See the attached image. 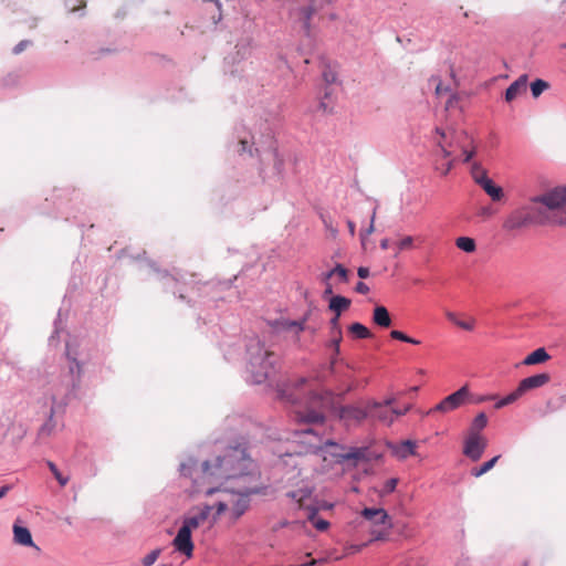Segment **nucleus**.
<instances>
[{
  "label": "nucleus",
  "instance_id": "obj_6",
  "mask_svg": "<svg viewBox=\"0 0 566 566\" xmlns=\"http://www.w3.org/2000/svg\"><path fill=\"white\" fill-rule=\"evenodd\" d=\"M314 488L308 483H302V485L295 490H291L286 493V496L297 503L300 509L308 511V520L313 523L314 527L321 532L326 531L329 523L322 518H316L318 506L316 501L313 499Z\"/></svg>",
  "mask_w": 566,
  "mask_h": 566
},
{
  "label": "nucleus",
  "instance_id": "obj_44",
  "mask_svg": "<svg viewBox=\"0 0 566 566\" xmlns=\"http://www.w3.org/2000/svg\"><path fill=\"white\" fill-rule=\"evenodd\" d=\"M31 44V41L29 40H22L20 41L14 48H13V53L14 54H20L22 53L29 45Z\"/></svg>",
  "mask_w": 566,
  "mask_h": 566
},
{
  "label": "nucleus",
  "instance_id": "obj_28",
  "mask_svg": "<svg viewBox=\"0 0 566 566\" xmlns=\"http://www.w3.org/2000/svg\"><path fill=\"white\" fill-rule=\"evenodd\" d=\"M349 332L350 334H353L356 338H360V339H364V338H369L371 337V333L370 331L364 326L363 324L360 323H353L350 326H349Z\"/></svg>",
  "mask_w": 566,
  "mask_h": 566
},
{
  "label": "nucleus",
  "instance_id": "obj_42",
  "mask_svg": "<svg viewBox=\"0 0 566 566\" xmlns=\"http://www.w3.org/2000/svg\"><path fill=\"white\" fill-rule=\"evenodd\" d=\"M333 272H335V275H337L340 280L347 281V273H348V271L342 264H337L333 269Z\"/></svg>",
  "mask_w": 566,
  "mask_h": 566
},
{
  "label": "nucleus",
  "instance_id": "obj_15",
  "mask_svg": "<svg viewBox=\"0 0 566 566\" xmlns=\"http://www.w3.org/2000/svg\"><path fill=\"white\" fill-rule=\"evenodd\" d=\"M212 510L213 506L203 505L192 515L186 516L181 526L187 527L192 533L208 520Z\"/></svg>",
  "mask_w": 566,
  "mask_h": 566
},
{
  "label": "nucleus",
  "instance_id": "obj_52",
  "mask_svg": "<svg viewBox=\"0 0 566 566\" xmlns=\"http://www.w3.org/2000/svg\"><path fill=\"white\" fill-rule=\"evenodd\" d=\"M373 232H374V217L371 218V223H370L369 228H367V229L365 230V232H364V233H361V237H363V238H364V237H367V235L371 234Z\"/></svg>",
  "mask_w": 566,
  "mask_h": 566
},
{
  "label": "nucleus",
  "instance_id": "obj_45",
  "mask_svg": "<svg viewBox=\"0 0 566 566\" xmlns=\"http://www.w3.org/2000/svg\"><path fill=\"white\" fill-rule=\"evenodd\" d=\"M302 13L305 18V24L307 25V22L312 18V15L315 13V9L313 7H305L302 9Z\"/></svg>",
  "mask_w": 566,
  "mask_h": 566
},
{
  "label": "nucleus",
  "instance_id": "obj_3",
  "mask_svg": "<svg viewBox=\"0 0 566 566\" xmlns=\"http://www.w3.org/2000/svg\"><path fill=\"white\" fill-rule=\"evenodd\" d=\"M254 492L247 486L239 488L237 491L227 488H208L205 493L208 496H216L214 501L208 504L216 511L212 516L213 522L224 513H229L230 520L237 522L249 509V495Z\"/></svg>",
  "mask_w": 566,
  "mask_h": 566
},
{
  "label": "nucleus",
  "instance_id": "obj_9",
  "mask_svg": "<svg viewBox=\"0 0 566 566\" xmlns=\"http://www.w3.org/2000/svg\"><path fill=\"white\" fill-rule=\"evenodd\" d=\"M361 516L379 527L373 531L375 539H384L391 528V520L384 509L366 507L361 511Z\"/></svg>",
  "mask_w": 566,
  "mask_h": 566
},
{
  "label": "nucleus",
  "instance_id": "obj_61",
  "mask_svg": "<svg viewBox=\"0 0 566 566\" xmlns=\"http://www.w3.org/2000/svg\"><path fill=\"white\" fill-rule=\"evenodd\" d=\"M457 99H458L457 95H451L449 101L447 102V108L451 107L453 102Z\"/></svg>",
  "mask_w": 566,
  "mask_h": 566
},
{
  "label": "nucleus",
  "instance_id": "obj_30",
  "mask_svg": "<svg viewBox=\"0 0 566 566\" xmlns=\"http://www.w3.org/2000/svg\"><path fill=\"white\" fill-rule=\"evenodd\" d=\"M548 83L544 80H536L531 84V91L534 98H537L545 90L548 88Z\"/></svg>",
  "mask_w": 566,
  "mask_h": 566
},
{
  "label": "nucleus",
  "instance_id": "obj_27",
  "mask_svg": "<svg viewBox=\"0 0 566 566\" xmlns=\"http://www.w3.org/2000/svg\"><path fill=\"white\" fill-rule=\"evenodd\" d=\"M455 245L458 249L467 252V253H473L476 250V244L474 239L469 237H459L455 240Z\"/></svg>",
  "mask_w": 566,
  "mask_h": 566
},
{
  "label": "nucleus",
  "instance_id": "obj_40",
  "mask_svg": "<svg viewBox=\"0 0 566 566\" xmlns=\"http://www.w3.org/2000/svg\"><path fill=\"white\" fill-rule=\"evenodd\" d=\"M412 243H413V239H412V237H410V235L405 237L402 240H400V241L397 243L398 251H397L396 255H397L400 251H402V250L410 249V248L412 247Z\"/></svg>",
  "mask_w": 566,
  "mask_h": 566
},
{
  "label": "nucleus",
  "instance_id": "obj_13",
  "mask_svg": "<svg viewBox=\"0 0 566 566\" xmlns=\"http://www.w3.org/2000/svg\"><path fill=\"white\" fill-rule=\"evenodd\" d=\"M369 417V402L365 408L358 406H346L339 411V418L347 423H359Z\"/></svg>",
  "mask_w": 566,
  "mask_h": 566
},
{
  "label": "nucleus",
  "instance_id": "obj_1",
  "mask_svg": "<svg viewBox=\"0 0 566 566\" xmlns=\"http://www.w3.org/2000/svg\"><path fill=\"white\" fill-rule=\"evenodd\" d=\"M566 226V191L552 189L535 197L526 206L513 210L504 220L507 231L520 230L531 226Z\"/></svg>",
  "mask_w": 566,
  "mask_h": 566
},
{
  "label": "nucleus",
  "instance_id": "obj_19",
  "mask_svg": "<svg viewBox=\"0 0 566 566\" xmlns=\"http://www.w3.org/2000/svg\"><path fill=\"white\" fill-rule=\"evenodd\" d=\"M373 322L382 328H388L391 325V317L388 310L382 305L376 306L373 313Z\"/></svg>",
  "mask_w": 566,
  "mask_h": 566
},
{
  "label": "nucleus",
  "instance_id": "obj_50",
  "mask_svg": "<svg viewBox=\"0 0 566 566\" xmlns=\"http://www.w3.org/2000/svg\"><path fill=\"white\" fill-rule=\"evenodd\" d=\"M357 274L360 279H367L369 276L368 268L360 266L357 271Z\"/></svg>",
  "mask_w": 566,
  "mask_h": 566
},
{
  "label": "nucleus",
  "instance_id": "obj_20",
  "mask_svg": "<svg viewBox=\"0 0 566 566\" xmlns=\"http://www.w3.org/2000/svg\"><path fill=\"white\" fill-rule=\"evenodd\" d=\"M455 160L457 159L454 157L443 158V154H441L439 150L436 153L434 169L442 176H447L453 168Z\"/></svg>",
  "mask_w": 566,
  "mask_h": 566
},
{
  "label": "nucleus",
  "instance_id": "obj_34",
  "mask_svg": "<svg viewBox=\"0 0 566 566\" xmlns=\"http://www.w3.org/2000/svg\"><path fill=\"white\" fill-rule=\"evenodd\" d=\"M161 554V549L160 548H156L154 551H151L150 553H148L142 560L143 565L144 566H151L153 564H155V562L158 559V557L160 556Z\"/></svg>",
  "mask_w": 566,
  "mask_h": 566
},
{
  "label": "nucleus",
  "instance_id": "obj_32",
  "mask_svg": "<svg viewBox=\"0 0 566 566\" xmlns=\"http://www.w3.org/2000/svg\"><path fill=\"white\" fill-rule=\"evenodd\" d=\"M279 392H280V397L282 399H286V400L291 401L292 403L298 402V396L292 390V388H290V386H287L286 388L280 389Z\"/></svg>",
  "mask_w": 566,
  "mask_h": 566
},
{
  "label": "nucleus",
  "instance_id": "obj_38",
  "mask_svg": "<svg viewBox=\"0 0 566 566\" xmlns=\"http://www.w3.org/2000/svg\"><path fill=\"white\" fill-rule=\"evenodd\" d=\"M49 468H50V471L53 473V475L55 476V479L59 481V483L64 486L66 485V483L69 482V479L67 478H64L57 467L53 463V462H49Z\"/></svg>",
  "mask_w": 566,
  "mask_h": 566
},
{
  "label": "nucleus",
  "instance_id": "obj_5",
  "mask_svg": "<svg viewBox=\"0 0 566 566\" xmlns=\"http://www.w3.org/2000/svg\"><path fill=\"white\" fill-rule=\"evenodd\" d=\"M249 367L255 384L265 381L273 371V361L271 358L274 354L264 348L259 342L249 347Z\"/></svg>",
  "mask_w": 566,
  "mask_h": 566
},
{
  "label": "nucleus",
  "instance_id": "obj_17",
  "mask_svg": "<svg viewBox=\"0 0 566 566\" xmlns=\"http://www.w3.org/2000/svg\"><path fill=\"white\" fill-rule=\"evenodd\" d=\"M13 541L18 545L33 547L40 552V547L32 539L31 532L17 523L13 525Z\"/></svg>",
  "mask_w": 566,
  "mask_h": 566
},
{
  "label": "nucleus",
  "instance_id": "obj_36",
  "mask_svg": "<svg viewBox=\"0 0 566 566\" xmlns=\"http://www.w3.org/2000/svg\"><path fill=\"white\" fill-rule=\"evenodd\" d=\"M518 399V396L516 395L515 390L513 392H511L510 395H507L506 397L502 398L501 400H499L496 403H495V408L496 409H500V408H503L507 405H511L513 403L514 401H516Z\"/></svg>",
  "mask_w": 566,
  "mask_h": 566
},
{
  "label": "nucleus",
  "instance_id": "obj_51",
  "mask_svg": "<svg viewBox=\"0 0 566 566\" xmlns=\"http://www.w3.org/2000/svg\"><path fill=\"white\" fill-rule=\"evenodd\" d=\"M446 317L448 318V321H450L451 323H453L454 325L457 324V322L459 321V317L455 313L453 312H446Z\"/></svg>",
  "mask_w": 566,
  "mask_h": 566
},
{
  "label": "nucleus",
  "instance_id": "obj_53",
  "mask_svg": "<svg viewBox=\"0 0 566 566\" xmlns=\"http://www.w3.org/2000/svg\"><path fill=\"white\" fill-rule=\"evenodd\" d=\"M447 91L448 90L446 87H443L440 82L437 84V87H436V94L437 95H442Z\"/></svg>",
  "mask_w": 566,
  "mask_h": 566
},
{
  "label": "nucleus",
  "instance_id": "obj_29",
  "mask_svg": "<svg viewBox=\"0 0 566 566\" xmlns=\"http://www.w3.org/2000/svg\"><path fill=\"white\" fill-rule=\"evenodd\" d=\"M499 459H500V455H496V457L492 458L491 460L484 462L480 468L472 469L471 474L475 478H480L481 475H483L484 473L490 471L495 465V463L497 462Z\"/></svg>",
  "mask_w": 566,
  "mask_h": 566
},
{
  "label": "nucleus",
  "instance_id": "obj_31",
  "mask_svg": "<svg viewBox=\"0 0 566 566\" xmlns=\"http://www.w3.org/2000/svg\"><path fill=\"white\" fill-rule=\"evenodd\" d=\"M390 337L394 338V339L401 340V342L409 343V344H413V345H419L421 343L419 339L412 338V337H410V336L406 335L405 333H402L400 331H397V329H394V331L390 332Z\"/></svg>",
  "mask_w": 566,
  "mask_h": 566
},
{
  "label": "nucleus",
  "instance_id": "obj_58",
  "mask_svg": "<svg viewBox=\"0 0 566 566\" xmlns=\"http://www.w3.org/2000/svg\"><path fill=\"white\" fill-rule=\"evenodd\" d=\"M112 52H114V50H111V49H101V50H99L98 52H96L95 54H96V56L98 57V56H101V55H103V54L112 53Z\"/></svg>",
  "mask_w": 566,
  "mask_h": 566
},
{
  "label": "nucleus",
  "instance_id": "obj_59",
  "mask_svg": "<svg viewBox=\"0 0 566 566\" xmlns=\"http://www.w3.org/2000/svg\"><path fill=\"white\" fill-rule=\"evenodd\" d=\"M289 327H296L298 331H302L303 329V326L302 324L297 323V322H290L287 324Z\"/></svg>",
  "mask_w": 566,
  "mask_h": 566
},
{
  "label": "nucleus",
  "instance_id": "obj_7",
  "mask_svg": "<svg viewBox=\"0 0 566 566\" xmlns=\"http://www.w3.org/2000/svg\"><path fill=\"white\" fill-rule=\"evenodd\" d=\"M325 453L324 460L331 457L336 463L352 462L357 465L359 462L369 460L367 448H348L339 446L333 441H327L323 447Z\"/></svg>",
  "mask_w": 566,
  "mask_h": 566
},
{
  "label": "nucleus",
  "instance_id": "obj_25",
  "mask_svg": "<svg viewBox=\"0 0 566 566\" xmlns=\"http://www.w3.org/2000/svg\"><path fill=\"white\" fill-rule=\"evenodd\" d=\"M415 449H416V443L410 441V440H407V441L401 442L397 447L396 454L400 459H406L409 455H413L415 454Z\"/></svg>",
  "mask_w": 566,
  "mask_h": 566
},
{
  "label": "nucleus",
  "instance_id": "obj_55",
  "mask_svg": "<svg viewBox=\"0 0 566 566\" xmlns=\"http://www.w3.org/2000/svg\"><path fill=\"white\" fill-rule=\"evenodd\" d=\"M395 401H396L395 397H388L384 402H380V403L388 407V406H391Z\"/></svg>",
  "mask_w": 566,
  "mask_h": 566
},
{
  "label": "nucleus",
  "instance_id": "obj_60",
  "mask_svg": "<svg viewBox=\"0 0 566 566\" xmlns=\"http://www.w3.org/2000/svg\"><path fill=\"white\" fill-rule=\"evenodd\" d=\"M380 247H381V249H384V250L388 249V248H389V240H388V239H382V240L380 241Z\"/></svg>",
  "mask_w": 566,
  "mask_h": 566
},
{
  "label": "nucleus",
  "instance_id": "obj_54",
  "mask_svg": "<svg viewBox=\"0 0 566 566\" xmlns=\"http://www.w3.org/2000/svg\"><path fill=\"white\" fill-rule=\"evenodd\" d=\"M239 145H240V149H239L240 153H245L248 150V142L247 140L241 139Z\"/></svg>",
  "mask_w": 566,
  "mask_h": 566
},
{
  "label": "nucleus",
  "instance_id": "obj_64",
  "mask_svg": "<svg viewBox=\"0 0 566 566\" xmlns=\"http://www.w3.org/2000/svg\"><path fill=\"white\" fill-rule=\"evenodd\" d=\"M488 399H491V397H484V396H482V397H479V398L475 400V402H483V401H486Z\"/></svg>",
  "mask_w": 566,
  "mask_h": 566
},
{
  "label": "nucleus",
  "instance_id": "obj_46",
  "mask_svg": "<svg viewBox=\"0 0 566 566\" xmlns=\"http://www.w3.org/2000/svg\"><path fill=\"white\" fill-rule=\"evenodd\" d=\"M411 409V405H407L403 409H390V412H392L394 420L397 417L406 415Z\"/></svg>",
  "mask_w": 566,
  "mask_h": 566
},
{
  "label": "nucleus",
  "instance_id": "obj_47",
  "mask_svg": "<svg viewBox=\"0 0 566 566\" xmlns=\"http://www.w3.org/2000/svg\"><path fill=\"white\" fill-rule=\"evenodd\" d=\"M355 290L360 294H367L369 292V287L364 282H358Z\"/></svg>",
  "mask_w": 566,
  "mask_h": 566
},
{
  "label": "nucleus",
  "instance_id": "obj_48",
  "mask_svg": "<svg viewBox=\"0 0 566 566\" xmlns=\"http://www.w3.org/2000/svg\"><path fill=\"white\" fill-rule=\"evenodd\" d=\"M493 210L490 207H483L480 209L479 214L484 218H490L493 216Z\"/></svg>",
  "mask_w": 566,
  "mask_h": 566
},
{
  "label": "nucleus",
  "instance_id": "obj_41",
  "mask_svg": "<svg viewBox=\"0 0 566 566\" xmlns=\"http://www.w3.org/2000/svg\"><path fill=\"white\" fill-rule=\"evenodd\" d=\"M339 317L340 316H337V314L334 315V317L331 319V328L333 335H338L340 337L342 329L339 326Z\"/></svg>",
  "mask_w": 566,
  "mask_h": 566
},
{
  "label": "nucleus",
  "instance_id": "obj_57",
  "mask_svg": "<svg viewBox=\"0 0 566 566\" xmlns=\"http://www.w3.org/2000/svg\"><path fill=\"white\" fill-rule=\"evenodd\" d=\"M347 226H348V230H349L350 234L354 235L355 234V228H356L355 223L353 221L348 220L347 221Z\"/></svg>",
  "mask_w": 566,
  "mask_h": 566
},
{
  "label": "nucleus",
  "instance_id": "obj_23",
  "mask_svg": "<svg viewBox=\"0 0 566 566\" xmlns=\"http://www.w3.org/2000/svg\"><path fill=\"white\" fill-rule=\"evenodd\" d=\"M493 201H500L504 197L503 189L496 186L491 179L484 180V184L480 186Z\"/></svg>",
  "mask_w": 566,
  "mask_h": 566
},
{
  "label": "nucleus",
  "instance_id": "obj_24",
  "mask_svg": "<svg viewBox=\"0 0 566 566\" xmlns=\"http://www.w3.org/2000/svg\"><path fill=\"white\" fill-rule=\"evenodd\" d=\"M488 417L484 412H480L473 419L471 427L468 431L470 434H481L480 432L486 427Z\"/></svg>",
  "mask_w": 566,
  "mask_h": 566
},
{
  "label": "nucleus",
  "instance_id": "obj_4",
  "mask_svg": "<svg viewBox=\"0 0 566 566\" xmlns=\"http://www.w3.org/2000/svg\"><path fill=\"white\" fill-rule=\"evenodd\" d=\"M437 135L439 136L437 145L440 153L443 154V158L454 157L457 159L458 153L464 155V163L472 158L474 151L469 149L471 139L464 130L449 129L446 132L437 128Z\"/></svg>",
  "mask_w": 566,
  "mask_h": 566
},
{
  "label": "nucleus",
  "instance_id": "obj_33",
  "mask_svg": "<svg viewBox=\"0 0 566 566\" xmlns=\"http://www.w3.org/2000/svg\"><path fill=\"white\" fill-rule=\"evenodd\" d=\"M70 373L75 375L73 379V386L75 387L78 385L82 374V367L77 360L73 359L72 365L70 366Z\"/></svg>",
  "mask_w": 566,
  "mask_h": 566
},
{
  "label": "nucleus",
  "instance_id": "obj_62",
  "mask_svg": "<svg viewBox=\"0 0 566 566\" xmlns=\"http://www.w3.org/2000/svg\"><path fill=\"white\" fill-rule=\"evenodd\" d=\"M324 294H325V295H331V294H333V287H332V285H331V284H328V283H327L326 289H325V291H324Z\"/></svg>",
  "mask_w": 566,
  "mask_h": 566
},
{
  "label": "nucleus",
  "instance_id": "obj_11",
  "mask_svg": "<svg viewBox=\"0 0 566 566\" xmlns=\"http://www.w3.org/2000/svg\"><path fill=\"white\" fill-rule=\"evenodd\" d=\"M486 444L488 440L482 434L468 433L464 440L463 454L472 461H478L481 459Z\"/></svg>",
  "mask_w": 566,
  "mask_h": 566
},
{
  "label": "nucleus",
  "instance_id": "obj_2",
  "mask_svg": "<svg viewBox=\"0 0 566 566\" xmlns=\"http://www.w3.org/2000/svg\"><path fill=\"white\" fill-rule=\"evenodd\" d=\"M252 460L244 449L230 448L221 457L206 461L202 465L203 483L239 479L250 473Z\"/></svg>",
  "mask_w": 566,
  "mask_h": 566
},
{
  "label": "nucleus",
  "instance_id": "obj_56",
  "mask_svg": "<svg viewBox=\"0 0 566 566\" xmlns=\"http://www.w3.org/2000/svg\"><path fill=\"white\" fill-rule=\"evenodd\" d=\"M10 490V486L9 485H3L1 489H0V499H2L3 496H6V494L8 493V491Z\"/></svg>",
  "mask_w": 566,
  "mask_h": 566
},
{
  "label": "nucleus",
  "instance_id": "obj_8",
  "mask_svg": "<svg viewBox=\"0 0 566 566\" xmlns=\"http://www.w3.org/2000/svg\"><path fill=\"white\" fill-rule=\"evenodd\" d=\"M325 407V400L313 394L308 398L307 406L304 410L297 409L294 411L295 419L300 422L305 423H319L324 420L323 408Z\"/></svg>",
  "mask_w": 566,
  "mask_h": 566
},
{
  "label": "nucleus",
  "instance_id": "obj_18",
  "mask_svg": "<svg viewBox=\"0 0 566 566\" xmlns=\"http://www.w3.org/2000/svg\"><path fill=\"white\" fill-rule=\"evenodd\" d=\"M527 78V75L523 74L507 87L505 92L506 102H512L522 94L526 93Z\"/></svg>",
  "mask_w": 566,
  "mask_h": 566
},
{
  "label": "nucleus",
  "instance_id": "obj_22",
  "mask_svg": "<svg viewBox=\"0 0 566 566\" xmlns=\"http://www.w3.org/2000/svg\"><path fill=\"white\" fill-rule=\"evenodd\" d=\"M350 303L352 302L349 298L340 295H335L331 298L328 307L331 311L334 312V314L340 316L343 311L349 308Z\"/></svg>",
  "mask_w": 566,
  "mask_h": 566
},
{
  "label": "nucleus",
  "instance_id": "obj_14",
  "mask_svg": "<svg viewBox=\"0 0 566 566\" xmlns=\"http://www.w3.org/2000/svg\"><path fill=\"white\" fill-rule=\"evenodd\" d=\"M549 381V375L546 373L534 375L527 378H524L520 381L517 388L515 389L516 395L522 397L526 391L539 388L546 385Z\"/></svg>",
  "mask_w": 566,
  "mask_h": 566
},
{
  "label": "nucleus",
  "instance_id": "obj_35",
  "mask_svg": "<svg viewBox=\"0 0 566 566\" xmlns=\"http://www.w3.org/2000/svg\"><path fill=\"white\" fill-rule=\"evenodd\" d=\"M322 75L327 84H333L337 80V73L329 65H325Z\"/></svg>",
  "mask_w": 566,
  "mask_h": 566
},
{
  "label": "nucleus",
  "instance_id": "obj_49",
  "mask_svg": "<svg viewBox=\"0 0 566 566\" xmlns=\"http://www.w3.org/2000/svg\"><path fill=\"white\" fill-rule=\"evenodd\" d=\"M342 336L334 335V338L331 342V345L334 347L335 353L338 354L339 352V343H340Z\"/></svg>",
  "mask_w": 566,
  "mask_h": 566
},
{
  "label": "nucleus",
  "instance_id": "obj_12",
  "mask_svg": "<svg viewBox=\"0 0 566 566\" xmlns=\"http://www.w3.org/2000/svg\"><path fill=\"white\" fill-rule=\"evenodd\" d=\"M191 532L187 527H180L177 535L172 539V546L176 552L184 555L187 559L193 556L195 544L191 537Z\"/></svg>",
  "mask_w": 566,
  "mask_h": 566
},
{
  "label": "nucleus",
  "instance_id": "obj_26",
  "mask_svg": "<svg viewBox=\"0 0 566 566\" xmlns=\"http://www.w3.org/2000/svg\"><path fill=\"white\" fill-rule=\"evenodd\" d=\"M471 176L479 186L484 184V180L490 179L488 177V171L479 163H473L471 167Z\"/></svg>",
  "mask_w": 566,
  "mask_h": 566
},
{
  "label": "nucleus",
  "instance_id": "obj_39",
  "mask_svg": "<svg viewBox=\"0 0 566 566\" xmlns=\"http://www.w3.org/2000/svg\"><path fill=\"white\" fill-rule=\"evenodd\" d=\"M458 327L464 329V331H473L475 327V319L472 317H469L468 319H459L455 324Z\"/></svg>",
  "mask_w": 566,
  "mask_h": 566
},
{
  "label": "nucleus",
  "instance_id": "obj_63",
  "mask_svg": "<svg viewBox=\"0 0 566 566\" xmlns=\"http://www.w3.org/2000/svg\"><path fill=\"white\" fill-rule=\"evenodd\" d=\"M333 275H335V272H333V270H331L329 272L325 273L324 274V280H329Z\"/></svg>",
  "mask_w": 566,
  "mask_h": 566
},
{
  "label": "nucleus",
  "instance_id": "obj_21",
  "mask_svg": "<svg viewBox=\"0 0 566 566\" xmlns=\"http://www.w3.org/2000/svg\"><path fill=\"white\" fill-rule=\"evenodd\" d=\"M549 358L551 356L548 355L546 349L541 347L532 352L530 355H527L523 360V364L527 366L543 364L547 361Z\"/></svg>",
  "mask_w": 566,
  "mask_h": 566
},
{
  "label": "nucleus",
  "instance_id": "obj_37",
  "mask_svg": "<svg viewBox=\"0 0 566 566\" xmlns=\"http://www.w3.org/2000/svg\"><path fill=\"white\" fill-rule=\"evenodd\" d=\"M397 484H398V479H396V478H391V479L387 480L384 483V488L380 491V495H387V494L394 492Z\"/></svg>",
  "mask_w": 566,
  "mask_h": 566
},
{
  "label": "nucleus",
  "instance_id": "obj_10",
  "mask_svg": "<svg viewBox=\"0 0 566 566\" xmlns=\"http://www.w3.org/2000/svg\"><path fill=\"white\" fill-rule=\"evenodd\" d=\"M470 396V391L468 386H463L453 394L447 396L442 399L438 405H436L432 409H430L427 415H432L433 412L447 413L453 411L465 403Z\"/></svg>",
  "mask_w": 566,
  "mask_h": 566
},
{
  "label": "nucleus",
  "instance_id": "obj_16",
  "mask_svg": "<svg viewBox=\"0 0 566 566\" xmlns=\"http://www.w3.org/2000/svg\"><path fill=\"white\" fill-rule=\"evenodd\" d=\"M369 417L379 420L386 426H391L394 423V417L390 409H386V406L377 401L369 402Z\"/></svg>",
  "mask_w": 566,
  "mask_h": 566
},
{
  "label": "nucleus",
  "instance_id": "obj_43",
  "mask_svg": "<svg viewBox=\"0 0 566 566\" xmlns=\"http://www.w3.org/2000/svg\"><path fill=\"white\" fill-rule=\"evenodd\" d=\"M51 421H52V416L50 417V420L41 427V429L39 431V436L51 434V432L53 430V424L51 423Z\"/></svg>",
  "mask_w": 566,
  "mask_h": 566
}]
</instances>
